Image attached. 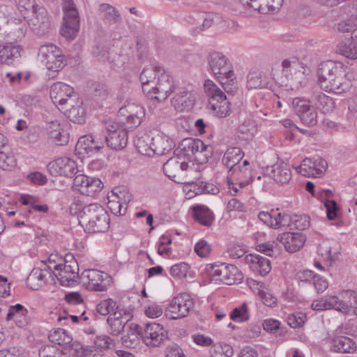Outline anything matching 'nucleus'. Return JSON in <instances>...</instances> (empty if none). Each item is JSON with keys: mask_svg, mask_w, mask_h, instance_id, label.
Listing matches in <instances>:
<instances>
[{"mask_svg": "<svg viewBox=\"0 0 357 357\" xmlns=\"http://www.w3.org/2000/svg\"><path fill=\"white\" fill-rule=\"evenodd\" d=\"M350 68L343 63L332 60L324 61L317 69L318 84L329 93L340 94L348 91L354 78Z\"/></svg>", "mask_w": 357, "mask_h": 357, "instance_id": "nucleus-1", "label": "nucleus"}, {"mask_svg": "<svg viewBox=\"0 0 357 357\" xmlns=\"http://www.w3.org/2000/svg\"><path fill=\"white\" fill-rule=\"evenodd\" d=\"M78 220L79 225L89 234L104 233L109 228V215L98 204L84 206L79 212Z\"/></svg>", "mask_w": 357, "mask_h": 357, "instance_id": "nucleus-2", "label": "nucleus"}, {"mask_svg": "<svg viewBox=\"0 0 357 357\" xmlns=\"http://www.w3.org/2000/svg\"><path fill=\"white\" fill-rule=\"evenodd\" d=\"M7 13L6 7L0 6V42L20 41L27 30L26 22L22 18L9 17Z\"/></svg>", "mask_w": 357, "mask_h": 357, "instance_id": "nucleus-3", "label": "nucleus"}, {"mask_svg": "<svg viewBox=\"0 0 357 357\" xmlns=\"http://www.w3.org/2000/svg\"><path fill=\"white\" fill-rule=\"evenodd\" d=\"M175 155L180 158L190 157L192 155H197V158L202 162H206L213 155V147L205 144L199 139L185 138L183 139L178 146L174 150Z\"/></svg>", "mask_w": 357, "mask_h": 357, "instance_id": "nucleus-4", "label": "nucleus"}, {"mask_svg": "<svg viewBox=\"0 0 357 357\" xmlns=\"http://www.w3.org/2000/svg\"><path fill=\"white\" fill-rule=\"evenodd\" d=\"M38 57L47 69L52 72L49 77L54 78L56 73L60 71L66 64L62 51L52 43L40 45L38 50Z\"/></svg>", "mask_w": 357, "mask_h": 357, "instance_id": "nucleus-5", "label": "nucleus"}, {"mask_svg": "<svg viewBox=\"0 0 357 357\" xmlns=\"http://www.w3.org/2000/svg\"><path fill=\"white\" fill-rule=\"evenodd\" d=\"M62 263L55 265L54 275L62 286L70 287L76 282L79 277V265L75 257L68 253L62 259Z\"/></svg>", "mask_w": 357, "mask_h": 357, "instance_id": "nucleus-6", "label": "nucleus"}, {"mask_svg": "<svg viewBox=\"0 0 357 357\" xmlns=\"http://www.w3.org/2000/svg\"><path fill=\"white\" fill-rule=\"evenodd\" d=\"M163 172L175 183L188 184L191 182L190 174L193 172V167L189 166L185 161H182L181 158L176 155L169 158L163 165Z\"/></svg>", "mask_w": 357, "mask_h": 357, "instance_id": "nucleus-7", "label": "nucleus"}, {"mask_svg": "<svg viewBox=\"0 0 357 357\" xmlns=\"http://www.w3.org/2000/svg\"><path fill=\"white\" fill-rule=\"evenodd\" d=\"M80 278L83 285L93 291H106L112 284L113 279L108 273L97 269H86Z\"/></svg>", "mask_w": 357, "mask_h": 357, "instance_id": "nucleus-8", "label": "nucleus"}, {"mask_svg": "<svg viewBox=\"0 0 357 357\" xmlns=\"http://www.w3.org/2000/svg\"><path fill=\"white\" fill-rule=\"evenodd\" d=\"M63 24L61 29L62 36L68 39H73L76 36L79 28V18L73 0H63Z\"/></svg>", "mask_w": 357, "mask_h": 357, "instance_id": "nucleus-9", "label": "nucleus"}, {"mask_svg": "<svg viewBox=\"0 0 357 357\" xmlns=\"http://www.w3.org/2000/svg\"><path fill=\"white\" fill-rule=\"evenodd\" d=\"M194 307V301L187 293L175 296L169 303L166 310V316L171 319H178L187 317Z\"/></svg>", "mask_w": 357, "mask_h": 357, "instance_id": "nucleus-10", "label": "nucleus"}, {"mask_svg": "<svg viewBox=\"0 0 357 357\" xmlns=\"http://www.w3.org/2000/svg\"><path fill=\"white\" fill-rule=\"evenodd\" d=\"M209 71L218 79L230 74L232 75L233 67L229 59L222 53L213 52L207 58Z\"/></svg>", "mask_w": 357, "mask_h": 357, "instance_id": "nucleus-11", "label": "nucleus"}, {"mask_svg": "<svg viewBox=\"0 0 357 357\" xmlns=\"http://www.w3.org/2000/svg\"><path fill=\"white\" fill-rule=\"evenodd\" d=\"M118 116L121 123L126 124L128 128H132L140 125L144 116V110L143 107L137 103L128 102L119 109Z\"/></svg>", "mask_w": 357, "mask_h": 357, "instance_id": "nucleus-12", "label": "nucleus"}, {"mask_svg": "<svg viewBox=\"0 0 357 357\" xmlns=\"http://www.w3.org/2000/svg\"><path fill=\"white\" fill-rule=\"evenodd\" d=\"M28 24L36 35L42 36L47 33L50 28V16L47 9L39 5L31 12Z\"/></svg>", "mask_w": 357, "mask_h": 357, "instance_id": "nucleus-13", "label": "nucleus"}, {"mask_svg": "<svg viewBox=\"0 0 357 357\" xmlns=\"http://www.w3.org/2000/svg\"><path fill=\"white\" fill-rule=\"evenodd\" d=\"M142 340L149 347H158L167 338V333L159 324L147 323L141 326Z\"/></svg>", "mask_w": 357, "mask_h": 357, "instance_id": "nucleus-14", "label": "nucleus"}, {"mask_svg": "<svg viewBox=\"0 0 357 357\" xmlns=\"http://www.w3.org/2000/svg\"><path fill=\"white\" fill-rule=\"evenodd\" d=\"M328 167L326 160L314 157L305 158L301 165L294 167L296 172L306 177H321L325 173Z\"/></svg>", "mask_w": 357, "mask_h": 357, "instance_id": "nucleus-15", "label": "nucleus"}, {"mask_svg": "<svg viewBox=\"0 0 357 357\" xmlns=\"http://www.w3.org/2000/svg\"><path fill=\"white\" fill-rule=\"evenodd\" d=\"M49 173L53 176L72 177L77 172L75 160L68 157H61L51 161L47 165Z\"/></svg>", "mask_w": 357, "mask_h": 357, "instance_id": "nucleus-16", "label": "nucleus"}, {"mask_svg": "<svg viewBox=\"0 0 357 357\" xmlns=\"http://www.w3.org/2000/svg\"><path fill=\"white\" fill-rule=\"evenodd\" d=\"M103 186V183L98 178L78 174L74 178L73 187L74 190H77L82 195L92 197L100 192Z\"/></svg>", "mask_w": 357, "mask_h": 357, "instance_id": "nucleus-17", "label": "nucleus"}, {"mask_svg": "<svg viewBox=\"0 0 357 357\" xmlns=\"http://www.w3.org/2000/svg\"><path fill=\"white\" fill-rule=\"evenodd\" d=\"M151 87H153L151 94L147 95L149 98L160 102L165 100L174 90L173 79L163 70L157 78L154 86Z\"/></svg>", "mask_w": 357, "mask_h": 357, "instance_id": "nucleus-18", "label": "nucleus"}, {"mask_svg": "<svg viewBox=\"0 0 357 357\" xmlns=\"http://www.w3.org/2000/svg\"><path fill=\"white\" fill-rule=\"evenodd\" d=\"M104 146L103 139L101 137L85 135L79 138L76 145L75 151L79 155H93L98 153Z\"/></svg>", "mask_w": 357, "mask_h": 357, "instance_id": "nucleus-19", "label": "nucleus"}, {"mask_svg": "<svg viewBox=\"0 0 357 357\" xmlns=\"http://www.w3.org/2000/svg\"><path fill=\"white\" fill-rule=\"evenodd\" d=\"M65 112L68 118L73 122L84 123L86 117V109L82 100L78 96L69 98L68 102L60 108Z\"/></svg>", "mask_w": 357, "mask_h": 357, "instance_id": "nucleus-20", "label": "nucleus"}, {"mask_svg": "<svg viewBox=\"0 0 357 357\" xmlns=\"http://www.w3.org/2000/svg\"><path fill=\"white\" fill-rule=\"evenodd\" d=\"M74 96L77 94L74 92L73 88L65 83L56 82L51 86L50 98L54 104L59 105L61 108Z\"/></svg>", "mask_w": 357, "mask_h": 357, "instance_id": "nucleus-21", "label": "nucleus"}, {"mask_svg": "<svg viewBox=\"0 0 357 357\" xmlns=\"http://www.w3.org/2000/svg\"><path fill=\"white\" fill-rule=\"evenodd\" d=\"M131 318L132 315L130 312L124 309H121V310L115 311L111 314L107 319L109 333L113 335L120 334Z\"/></svg>", "mask_w": 357, "mask_h": 357, "instance_id": "nucleus-22", "label": "nucleus"}, {"mask_svg": "<svg viewBox=\"0 0 357 357\" xmlns=\"http://www.w3.org/2000/svg\"><path fill=\"white\" fill-rule=\"evenodd\" d=\"M251 167L248 160H245L242 164L240 162L228 169V176L238 180L240 188L249 184L252 181Z\"/></svg>", "mask_w": 357, "mask_h": 357, "instance_id": "nucleus-23", "label": "nucleus"}, {"mask_svg": "<svg viewBox=\"0 0 357 357\" xmlns=\"http://www.w3.org/2000/svg\"><path fill=\"white\" fill-rule=\"evenodd\" d=\"M305 240V235L300 232H284L278 236V241L283 244L289 252L299 250L303 246Z\"/></svg>", "mask_w": 357, "mask_h": 357, "instance_id": "nucleus-24", "label": "nucleus"}, {"mask_svg": "<svg viewBox=\"0 0 357 357\" xmlns=\"http://www.w3.org/2000/svg\"><path fill=\"white\" fill-rule=\"evenodd\" d=\"M244 261L255 273L261 276L266 275L271 270L270 260L259 255H247L244 257Z\"/></svg>", "mask_w": 357, "mask_h": 357, "instance_id": "nucleus-25", "label": "nucleus"}, {"mask_svg": "<svg viewBox=\"0 0 357 357\" xmlns=\"http://www.w3.org/2000/svg\"><path fill=\"white\" fill-rule=\"evenodd\" d=\"M162 71L163 69L159 66H150L144 68L139 75V80L144 93L151 94L153 89L151 86H154L157 78Z\"/></svg>", "mask_w": 357, "mask_h": 357, "instance_id": "nucleus-26", "label": "nucleus"}, {"mask_svg": "<svg viewBox=\"0 0 357 357\" xmlns=\"http://www.w3.org/2000/svg\"><path fill=\"white\" fill-rule=\"evenodd\" d=\"M329 340L331 349L334 352L353 354L357 349V344L349 337L334 335Z\"/></svg>", "mask_w": 357, "mask_h": 357, "instance_id": "nucleus-27", "label": "nucleus"}, {"mask_svg": "<svg viewBox=\"0 0 357 357\" xmlns=\"http://www.w3.org/2000/svg\"><path fill=\"white\" fill-rule=\"evenodd\" d=\"M266 173L277 183L284 184L291 178V172L288 165L284 162H278L266 167Z\"/></svg>", "mask_w": 357, "mask_h": 357, "instance_id": "nucleus-28", "label": "nucleus"}, {"mask_svg": "<svg viewBox=\"0 0 357 357\" xmlns=\"http://www.w3.org/2000/svg\"><path fill=\"white\" fill-rule=\"evenodd\" d=\"M317 253L326 261H333L340 254V247L334 240H324L318 245Z\"/></svg>", "mask_w": 357, "mask_h": 357, "instance_id": "nucleus-29", "label": "nucleus"}, {"mask_svg": "<svg viewBox=\"0 0 357 357\" xmlns=\"http://www.w3.org/2000/svg\"><path fill=\"white\" fill-rule=\"evenodd\" d=\"M4 43V44H0V62L11 64L21 56L23 49L20 45Z\"/></svg>", "mask_w": 357, "mask_h": 357, "instance_id": "nucleus-30", "label": "nucleus"}, {"mask_svg": "<svg viewBox=\"0 0 357 357\" xmlns=\"http://www.w3.org/2000/svg\"><path fill=\"white\" fill-rule=\"evenodd\" d=\"M27 314V310L22 305L17 303L9 307L6 319L7 321L14 320L18 327L23 328L28 324Z\"/></svg>", "mask_w": 357, "mask_h": 357, "instance_id": "nucleus-31", "label": "nucleus"}, {"mask_svg": "<svg viewBox=\"0 0 357 357\" xmlns=\"http://www.w3.org/2000/svg\"><path fill=\"white\" fill-rule=\"evenodd\" d=\"M341 298L337 297L336 310L347 313L351 308L357 307V295L352 290H347L340 295Z\"/></svg>", "mask_w": 357, "mask_h": 357, "instance_id": "nucleus-32", "label": "nucleus"}, {"mask_svg": "<svg viewBox=\"0 0 357 357\" xmlns=\"http://www.w3.org/2000/svg\"><path fill=\"white\" fill-rule=\"evenodd\" d=\"M194 103L193 94L185 89L180 90L173 98V104L175 108L181 111L190 109Z\"/></svg>", "mask_w": 357, "mask_h": 357, "instance_id": "nucleus-33", "label": "nucleus"}, {"mask_svg": "<svg viewBox=\"0 0 357 357\" xmlns=\"http://www.w3.org/2000/svg\"><path fill=\"white\" fill-rule=\"evenodd\" d=\"M311 99L316 108L322 113L332 112L335 107L334 100L321 91L314 93Z\"/></svg>", "mask_w": 357, "mask_h": 357, "instance_id": "nucleus-34", "label": "nucleus"}, {"mask_svg": "<svg viewBox=\"0 0 357 357\" xmlns=\"http://www.w3.org/2000/svg\"><path fill=\"white\" fill-rule=\"evenodd\" d=\"M195 220L202 225L210 227L214 220L213 213L206 206L196 205L192 208Z\"/></svg>", "mask_w": 357, "mask_h": 357, "instance_id": "nucleus-35", "label": "nucleus"}, {"mask_svg": "<svg viewBox=\"0 0 357 357\" xmlns=\"http://www.w3.org/2000/svg\"><path fill=\"white\" fill-rule=\"evenodd\" d=\"M103 142L112 149H121L124 148L128 142V132L126 130H122L112 132L110 135H104Z\"/></svg>", "mask_w": 357, "mask_h": 357, "instance_id": "nucleus-36", "label": "nucleus"}, {"mask_svg": "<svg viewBox=\"0 0 357 357\" xmlns=\"http://www.w3.org/2000/svg\"><path fill=\"white\" fill-rule=\"evenodd\" d=\"M99 12L102 20L106 24L113 25L121 20V17L118 10L109 3L100 4Z\"/></svg>", "mask_w": 357, "mask_h": 357, "instance_id": "nucleus-37", "label": "nucleus"}, {"mask_svg": "<svg viewBox=\"0 0 357 357\" xmlns=\"http://www.w3.org/2000/svg\"><path fill=\"white\" fill-rule=\"evenodd\" d=\"M51 273L46 268H34L29 275L26 282L31 289L37 290L45 282L47 275Z\"/></svg>", "mask_w": 357, "mask_h": 357, "instance_id": "nucleus-38", "label": "nucleus"}, {"mask_svg": "<svg viewBox=\"0 0 357 357\" xmlns=\"http://www.w3.org/2000/svg\"><path fill=\"white\" fill-rule=\"evenodd\" d=\"M118 192L122 194V192L119 189H114L112 191V195L109 197V198L112 197L113 199L109 200L108 205L112 213L123 215L126 210V207H124L123 204H126V202H130V195H128L127 199L125 198L123 202H122L123 198L118 194Z\"/></svg>", "mask_w": 357, "mask_h": 357, "instance_id": "nucleus-39", "label": "nucleus"}, {"mask_svg": "<svg viewBox=\"0 0 357 357\" xmlns=\"http://www.w3.org/2000/svg\"><path fill=\"white\" fill-rule=\"evenodd\" d=\"M228 264L221 263L219 264H207L205 268L206 272L211 277V281L215 282H220L225 284Z\"/></svg>", "mask_w": 357, "mask_h": 357, "instance_id": "nucleus-40", "label": "nucleus"}, {"mask_svg": "<svg viewBox=\"0 0 357 357\" xmlns=\"http://www.w3.org/2000/svg\"><path fill=\"white\" fill-rule=\"evenodd\" d=\"M153 153L162 155L173 148V142L167 136L158 134L153 137Z\"/></svg>", "mask_w": 357, "mask_h": 357, "instance_id": "nucleus-41", "label": "nucleus"}, {"mask_svg": "<svg viewBox=\"0 0 357 357\" xmlns=\"http://www.w3.org/2000/svg\"><path fill=\"white\" fill-rule=\"evenodd\" d=\"M129 329L127 335L122 337V342L127 347L135 348L139 344V339H142L141 326L130 324Z\"/></svg>", "mask_w": 357, "mask_h": 357, "instance_id": "nucleus-42", "label": "nucleus"}, {"mask_svg": "<svg viewBox=\"0 0 357 357\" xmlns=\"http://www.w3.org/2000/svg\"><path fill=\"white\" fill-rule=\"evenodd\" d=\"M244 153L239 147H230L225 153L222 162L229 169L240 162Z\"/></svg>", "mask_w": 357, "mask_h": 357, "instance_id": "nucleus-43", "label": "nucleus"}, {"mask_svg": "<svg viewBox=\"0 0 357 357\" xmlns=\"http://www.w3.org/2000/svg\"><path fill=\"white\" fill-rule=\"evenodd\" d=\"M204 91L208 97L209 105L222 98L226 95L213 81L207 79L204 84Z\"/></svg>", "mask_w": 357, "mask_h": 357, "instance_id": "nucleus-44", "label": "nucleus"}, {"mask_svg": "<svg viewBox=\"0 0 357 357\" xmlns=\"http://www.w3.org/2000/svg\"><path fill=\"white\" fill-rule=\"evenodd\" d=\"M153 140V137L149 135H144L139 137L135 141V146L139 153L144 155L153 156L154 155Z\"/></svg>", "mask_w": 357, "mask_h": 357, "instance_id": "nucleus-45", "label": "nucleus"}, {"mask_svg": "<svg viewBox=\"0 0 357 357\" xmlns=\"http://www.w3.org/2000/svg\"><path fill=\"white\" fill-rule=\"evenodd\" d=\"M48 338L51 342L60 346H67L73 341L71 335L62 328H57L50 331Z\"/></svg>", "mask_w": 357, "mask_h": 357, "instance_id": "nucleus-46", "label": "nucleus"}, {"mask_svg": "<svg viewBox=\"0 0 357 357\" xmlns=\"http://www.w3.org/2000/svg\"><path fill=\"white\" fill-rule=\"evenodd\" d=\"M210 107L220 118H225L231 113V103L227 100V96L222 98V100L213 102Z\"/></svg>", "mask_w": 357, "mask_h": 357, "instance_id": "nucleus-47", "label": "nucleus"}, {"mask_svg": "<svg viewBox=\"0 0 357 357\" xmlns=\"http://www.w3.org/2000/svg\"><path fill=\"white\" fill-rule=\"evenodd\" d=\"M190 183L193 185V190L197 195L202 193L217 195L220 191L218 187L211 183L203 181H196L194 182L191 180Z\"/></svg>", "mask_w": 357, "mask_h": 357, "instance_id": "nucleus-48", "label": "nucleus"}, {"mask_svg": "<svg viewBox=\"0 0 357 357\" xmlns=\"http://www.w3.org/2000/svg\"><path fill=\"white\" fill-rule=\"evenodd\" d=\"M92 54L97 59L102 61L111 59L109 56V42L105 40L96 41L93 48Z\"/></svg>", "mask_w": 357, "mask_h": 357, "instance_id": "nucleus-49", "label": "nucleus"}, {"mask_svg": "<svg viewBox=\"0 0 357 357\" xmlns=\"http://www.w3.org/2000/svg\"><path fill=\"white\" fill-rule=\"evenodd\" d=\"M337 305V296H330L328 298H323L319 300H314L311 307L313 310L320 311L329 309L336 310Z\"/></svg>", "mask_w": 357, "mask_h": 357, "instance_id": "nucleus-50", "label": "nucleus"}, {"mask_svg": "<svg viewBox=\"0 0 357 357\" xmlns=\"http://www.w3.org/2000/svg\"><path fill=\"white\" fill-rule=\"evenodd\" d=\"M337 52L347 58L357 59V42L348 41L340 43L337 46Z\"/></svg>", "mask_w": 357, "mask_h": 357, "instance_id": "nucleus-51", "label": "nucleus"}, {"mask_svg": "<svg viewBox=\"0 0 357 357\" xmlns=\"http://www.w3.org/2000/svg\"><path fill=\"white\" fill-rule=\"evenodd\" d=\"M233 354V348L227 344H213L210 349L211 357H231Z\"/></svg>", "mask_w": 357, "mask_h": 357, "instance_id": "nucleus-52", "label": "nucleus"}, {"mask_svg": "<svg viewBox=\"0 0 357 357\" xmlns=\"http://www.w3.org/2000/svg\"><path fill=\"white\" fill-rule=\"evenodd\" d=\"M97 312L101 314L106 316L112 312L121 310L116 302L112 298H107L100 301L96 306Z\"/></svg>", "mask_w": 357, "mask_h": 357, "instance_id": "nucleus-53", "label": "nucleus"}, {"mask_svg": "<svg viewBox=\"0 0 357 357\" xmlns=\"http://www.w3.org/2000/svg\"><path fill=\"white\" fill-rule=\"evenodd\" d=\"M218 80L222 85L225 91L229 94L234 95L238 90L237 82L236 80V76L234 71L232 72V75H231L230 76V74H228Z\"/></svg>", "mask_w": 357, "mask_h": 357, "instance_id": "nucleus-54", "label": "nucleus"}, {"mask_svg": "<svg viewBox=\"0 0 357 357\" xmlns=\"http://www.w3.org/2000/svg\"><path fill=\"white\" fill-rule=\"evenodd\" d=\"M20 202L22 204L25 206H29L33 210L45 213L48 211V206L47 204H38V199L29 195H22L20 198Z\"/></svg>", "mask_w": 357, "mask_h": 357, "instance_id": "nucleus-55", "label": "nucleus"}, {"mask_svg": "<svg viewBox=\"0 0 357 357\" xmlns=\"http://www.w3.org/2000/svg\"><path fill=\"white\" fill-rule=\"evenodd\" d=\"M230 319L236 322H244L249 319L248 308L246 303H243L241 306L235 307L230 312Z\"/></svg>", "mask_w": 357, "mask_h": 357, "instance_id": "nucleus-56", "label": "nucleus"}, {"mask_svg": "<svg viewBox=\"0 0 357 357\" xmlns=\"http://www.w3.org/2000/svg\"><path fill=\"white\" fill-rule=\"evenodd\" d=\"M298 116L302 123L309 127L314 126L317 123V113L312 106H310Z\"/></svg>", "mask_w": 357, "mask_h": 357, "instance_id": "nucleus-57", "label": "nucleus"}, {"mask_svg": "<svg viewBox=\"0 0 357 357\" xmlns=\"http://www.w3.org/2000/svg\"><path fill=\"white\" fill-rule=\"evenodd\" d=\"M225 284L231 285L236 282H241L243 279L241 272L236 266L232 264H228Z\"/></svg>", "mask_w": 357, "mask_h": 357, "instance_id": "nucleus-58", "label": "nucleus"}, {"mask_svg": "<svg viewBox=\"0 0 357 357\" xmlns=\"http://www.w3.org/2000/svg\"><path fill=\"white\" fill-rule=\"evenodd\" d=\"M15 159L10 152L0 150V168L3 170H10L15 167Z\"/></svg>", "mask_w": 357, "mask_h": 357, "instance_id": "nucleus-59", "label": "nucleus"}, {"mask_svg": "<svg viewBox=\"0 0 357 357\" xmlns=\"http://www.w3.org/2000/svg\"><path fill=\"white\" fill-rule=\"evenodd\" d=\"M189 268L188 264L182 262L173 265L170 268L169 272L172 276L181 279L187 276Z\"/></svg>", "mask_w": 357, "mask_h": 357, "instance_id": "nucleus-60", "label": "nucleus"}, {"mask_svg": "<svg viewBox=\"0 0 357 357\" xmlns=\"http://www.w3.org/2000/svg\"><path fill=\"white\" fill-rule=\"evenodd\" d=\"M292 222L293 217L287 213L278 212V209L276 210V221L275 222L276 229L284 227H289L292 229Z\"/></svg>", "mask_w": 357, "mask_h": 357, "instance_id": "nucleus-61", "label": "nucleus"}, {"mask_svg": "<svg viewBox=\"0 0 357 357\" xmlns=\"http://www.w3.org/2000/svg\"><path fill=\"white\" fill-rule=\"evenodd\" d=\"M238 130L240 132L247 135L248 137L252 136L257 131L255 121L249 118L245 119L239 126Z\"/></svg>", "mask_w": 357, "mask_h": 357, "instance_id": "nucleus-62", "label": "nucleus"}, {"mask_svg": "<svg viewBox=\"0 0 357 357\" xmlns=\"http://www.w3.org/2000/svg\"><path fill=\"white\" fill-rule=\"evenodd\" d=\"M265 85L259 73L253 72L248 75L247 86L248 89L262 88Z\"/></svg>", "mask_w": 357, "mask_h": 357, "instance_id": "nucleus-63", "label": "nucleus"}, {"mask_svg": "<svg viewBox=\"0 0 357 357\" xmlns=\"http://www.w3.org/2000/svg\"><path fill=\"white\" fill-rule=\"evenodd\" d=\"M306 319V315L302 312L289 314L287 317V324L293 328L302 326Z\"/></svg>", "mask_w": 357, "mask_h": 357, "instance_id": "nucleus-64", "label": "nucleus"}]
</instances>
